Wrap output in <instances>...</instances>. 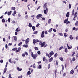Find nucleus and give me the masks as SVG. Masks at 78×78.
Returning <instances> with one entry per match:
<instances>
[{
  "label": "nucleus",
  "mask_w": 78,
  "mask_h": 78,
  "mask_svg": "<svg viewBox=\"0 0 78 78\" xmlns=\"http://www.w3.org/2000/svg\"><path fill=\"white\" fill-rule=\"evenodd\" d=\"M65 52H66V53H67V52H68V51H67V48H66L65 49Z\"/></svg>",
  "instance_id": "obj_34"
},
{
  "label": "nucleus",
  "mask_w": 78,
  "mask_h": 78,
  "mask_svg": "<svg viewBox=\"0 0 78 78\" xmlns=\"http://www.w3.org/2000/svg\"><path fill=\"white\" fill-rule=\"evenodd\" d=\"M42 17V15L41 14H38L37 15L36 17L37 19H39L40 18H41Z\"/></svg>",
  "instance_id": "obj_5"
},
{
  "label": "nucleus",
  "mask_w": 78,
  "mask_h": 78,
  "mask_svg": "<svg viewBox=\"0 0 78 78\" xmlns=\"http://www.w3.org/2000/svg\"><path fill=\"white\" fill-rule=\"evenodd\" d=\"M8 21L9 22H11V18H9L8 19Z\"/></svg>",
  "instance_id": "obj_51"
},
{
  "label": "nucleus",
  "mask_w": 78,
  "mask_h": 78,
  "mask_svg": "<svg viewBox=\"0 0 78 78\" xmlns=\"http://www.w3.org/2000/svg\"><path fill=\"white\" fill-rule=\"evenodd\" d=\"M46 55L47 56H48V58H50V57H51V55L50 54V53H49V54H48V53H46Z\"/></svg>",
  "instance_id": "obj_6"
},
{
  "label": "nucleus",
  "mask_w": 78,
  "mask_h": 78,
  "mask_svg": "<svg viewBox=\"0 0 78 78\" xmlns=\"http://www.w3.org/2000/svg\"><path fill=\"white\" fill-rule=\"evenodd\" d=\"M12 10H15L16 9V8L14 7H12Z\"/></svg>",
  "instance_id": "obj_35"
},
{
  "label": "nucleus",
  "mask_w": 78,
  "mask_h": 78,
  "mask_svg": "<svg viewBox=\"0 0 78 78\" xmlns=\"http://www.w3.org/2000/svg\"><path fill=\"white\" fill-rule=\"evenodd\" d=\"M7 68L6 67H5V69H4V72L3 73H6V72Z\"/></svg>",
  "instance_id": "obj_18"
},
{
  "label": "nucleus",
  "mask_w": 78,
  "mask_h": 78,
  "mask_svg": "<svg viewBox=\"0 0 78 78\" xmlns=\"http://www.w3.org/2000/svg\"><path fill=\"white\" fill-rule=\"evenodd\" d=\"M31 57H33V58L34 59H35L37 57L38 55L37 54H35L34 55L33 54V52H31Z\"/></svg>",
  "instance_id": "obj_1"
},
{
  "label": "nucleus",
  "mask_w": 78,
  "mask_h": 78,
  "mask_svg": "<svg viewBox=\"0 0 78 78\" xmlns=\"http://www.w3.org/2000/svg\"><path fill=\"white\" fill-rule=\"evenodd\" d=\"M46 58L45 57H43V61H45V60H46Z\"/></svg>",
  "instance_id": "obj_46"
},
{
  "label": "nucleus",
  "mask_w": 78,
  "mask_h": 78,
  "mask_svg": "<svg viewBox=\"0 0 78 78\" xmlns=\"http://www.w3.org/2000/svg\"><path fill=\"white\" fill-rule=\"evenodd\" d=\"M14 38V40L15 41H17V36H13L12 37V39Z\"/></svg>",
  "instance_id": "obj_7"
},
{
  "label": "nucleus",
  "mask_w": 78,
  "mask_h": 78,
  "mask_svg": "<svg viewBox=\"0 0 78 78\" xmlns=\"http://www.w3.org/2000/svg\"><path fill=\"white\" fill-rule=\"evenodd\" d=\"M52 30H53V29L52 28L50 29V30H48L49 33H51Z\"/></svg>",
  "instance_id": "obj_21"
},
{
  "label": "nucleus",
  "mask_w": 78,
  "mask_h": 78,
  "mask_svg": "<svg viewBox=\"0 0 78 78\" xmlns=\"http://www.w3.org/2000/svg\"><path fill=\"white\" fill-rule=\"evenodd\" d=\"M22 56H23V57H25V54H23L22 55Z\"/></svg>",
  "instance_id": "obj_57"
},
{
  "label": "nucleus",
  "mask_w": 78,
  "mask_h": 78,
  "mask_svg": "<svg viewBox=\"0 0 78 78\" xmlns=\"http://www.w3.org/2000/svg\"><path fill=\"white\" fill-rule=\"evenodd\" d=\"M72 36V35H70L69 36V38L70 39H71V40H72V39H73Z\"/></svg>",
  "instance_id": "obj_24"
},
{
  "label": "nucleus",
  "mask_w": 78,
  "mask_h": 78,
  "mask_svg": "<svg viewBox=\"0 0 78 78\" xmlns=\"http://www.w3.org/2000/svg\"><path fill=\"white\" fill-rule=\"evenodd\" d=\"M74 73V71L73 70V69L71 70L70 72V74L72 75V74H73Z\"/></svg>",
  "instance_id": "obj_14"
},
{
  "label": "nucleus",
  "mask_w": 78,
  "mask_h": 78,
  "mask_svg": "<svg viewBox=\"0 0 78 78\" xmlns=\"http://www.w3.org/2000/svg\"><path fill=\"white\" fill-rule=\"evenodd\" d=\"M3 40L4 42H5L6 41V39H5V38H3Z\"/></svg>",
  "instance_id": "obj_56"
},
{
  "label": "nucleus",
  "mask_w": 78,
  "mask_h": 78,
  "mask_svg": "<svg viewBox=\"0 0 78 78\" xmlns=\"http://www.w3.org/2000/svg\"><path fill=\"white\" fill-rule=\"evenodd\" d=\"M69 16H70V14L69 13V12H68L67 13L66 16L67 17H69Z\"/></svg>",
  "instance_id": "obj_15"
},
{
  "label": "nucleus",
  "mask_w": 78,
  "mask_h": 78,
  "mask_svg": "<svg viewBox=\"0 0 78 78\" xmlns=\"http://www.w3.org/2000/svg\"><path fill=\"white\" fill-rule=\"evenodd\" d=\"M53 57H51L49 59V62H51L53 60Z\"/></svg>",
  "instance_id": "obj_13"
},
{
  "label": "nucleus",
  "mask_w": 78,
  "mask_h": 78,
  "mask_svg": "<svg viewBox=\"0 0 78 78\" xmlns=\"http://www.w3.org/2000/svg\"><path fill=\"white\" fill-rule=\"evenodd\" d=\"M78 53H77L76 55V59H77V58H78Z\"/></svg>",
  "instance_id": "obj_59"
},
{
  "label": "nucleus",
  "mask_w": 78,
  "mask_h": 78,
  "mask_svg": "<svg viewBox=\"0 0 78 78\" xmlns=\"http://www.w3.org/2000/svg\"><path fill=\"white\" fill-rule=\"evenodd\" d=\"M39 45H41V44H42V42L41 41H39Z\"/></svg>",
  "instance_id": "obj_22"
},
{
  "label": "nucleus",
  "mask_w": 78,
  "mask_h": 78,
  "mask_svg": "<svg viewBox=\"0 0 78 78\" xmlns=\"http://www.w3.org/2000/svg\"><path fill=\"white\" fill-rule=\"evenodd\" d=\"M21 49V48L20 47L18 48V50L19 51H20V50Z\"/></svg>",
  "instance_id": "obj_53"
},
{
  "label": "nucleus",
  "mask_w": 78,
  "mask_h": 78,
  "mask_svg": "<svg viewBox=\"0 0 78 78\" xmlns=\"http://www.w3.org/2000/svg\"><path fill=\"white\" fill-rule=\"evenodd\" d=\"M3 15L1 16L0 17V19H3Z\"/></svg>",
  "instance_id": "obj_63"
},
{
  "label": "nucleus",
  "mask_w": 78,
  "mask_h": 78,
  "mask_svg": "<svg viewBox=\"0 0 78 78\" xmlns=\"http://www.w3.org/2000/svg\"><path fill=\"white\" fill-rule=\"evenodd\" d=\"M51 22V19H49L48 21V23H50Z\"/></svg>",
  "instance_id": "obj_26"
},
{
  "label": "nucleus",
  "mask_w": 78,
  "mask_h": 78,
  "mask_svg": "<svg viewBox=\"0 0 78 78\" xmlns=\"http://www.w3.org/2000/svg\"><path fill=\"white\" fill-rule=\"evenodd\" d=\"M58 35H59V36H63V34H62V33H60L58 34Z\"/></svg>",
  "instance_id": "obj_30"
},
{
  "label": "nucleus",
  "mask_w": 78,
  "mask_h": 78,
  "mask_svg": "<svg viewBox=\"0 0 78 78\" xmlns=\"http://www.w3.org/2000/svg\"><path fill=\"white\" fill-rule=\"evenodd\" d=\"M62 48H63V46H61L59 48V50H62Z\"/></svg>",
  "instance_id": "obj_36"
},
{
  "label": "nucleus",
  "mask_w": 78,
  "mask_h": 78,
  "mask_svg": "<svg viewBox=\"0 0 78 78\" xmlns=\"http://www.w3.org/2000/svg\"><path fill=\"white\" fill-rule=\"evenodd\" d=\"M49 53L51 55V56H52L53 55H54V52H53V51H51L50 52H49Z\"/></svg>",
  "instance_id": "obj_17"
},
{
  "label": "nucleus",
  "mask_w": 78,
  "mask_h": 78,
  "mask_svg": "<svg viewBox=\"0 0 78 78\" xmlns=\"http://www.w3.org/2000/svg\"><path fill=\"white\" fill-rule=\"evenodd\" d=\"M2 23H5V20L4 19H2Z\"/></svg>",
  "instance_id": "obj_32"
},
{
  "label": "nucleus",
  "mask_w": 78,
  "mask_h": 78,
  "mask_svg": "<svg viewBox=\"0 0 78 78\" xmlns=\"http://www.w3.org/2000/svg\"><path fill=\"white\" fill-rule=\"evenodd\" d=\"M12 45V43H9V44H8V45Z\"/></svg>",
  "instance_id": "obj_64"
},
{
  "label": "nucleus",
  "mask_w": 78,
  "mask_h": 78,
  "mask_svg": "<svg viewBox=\"0 0 78 78\" xmlns=\"http://www.w3.org/2000/svg\"><path fill=\"white\" fill-rule=\"evenodd\" d=\"M35 27L34 26H33L32 27V28L33 30L34 31V30H35Z\"/></svg>",
  "instance_id": "obj_28"
},
{
  "label": "nucleus",
  "mask_w": 78,
  "mask_h": 78,
  "mask_svg": "<svg viewBox=\"0 0 78 78\" xmlns=\"http://www.w3.org/2000/svg\"><path fill=\"white\" fill-rule=\"evenodd\" d=\"M45 33L46 34H48V33L47 32V31L46 30L45 31Z\"/></svg>",
  "instance_id": "obj_62"
},
{
  "label": "nucleus",
  "mask_w": 78,
  "mask_h": 78,
  "mask_svg": "<svg viewBox=\"0 0 78 78\" xmlns=\"http://www.w3.org/2000/svg\"><path fill=\"white\" fill-rule=\"evenodd\" d=\"M75 25L76 27H78V21H76V22Z\"/></svg>",
  "instance_id": "obj_23"
},
{
  "label": "nucleus",
  "mask_w": 78,
  "mask_h": 78,
  "mask_svg": "<svg viewBox=\"0 0 78 78\" xmlns=\"http://www.w3.org/2000/svg\"><path fill=\"white\" fill-rule=\"evenodd\" d=\"M31 71H28L27 72V76H28V75H30V74H31Z\"/></svg>",
  "instance_id": "obj_10"
},
{
  "label": "nucleus",
  "mask_w": 78,
  "mask_h": 78,
  "mask_svg": "<svg viewBox=\"0 0 78 78\" xmlns=\"http://www.w3.org/2000/svg\"><path fill=\"white\" fill-rule=\"evenodd\" d=\"M17 49V48H16L12 49V50L13 51H16V50Z\"/></svg>",
  "instance_id": "obj_31"
},
{
  "label": "nucleus",
  "mask_w": 78,
  "mask_h": 78,
  "mask_svg": "<svg viewBox=\"0 0 78 78\" xmlns=\"http://www.w3.org/2000/svg\"><path fill=\"white\" fill-rule=\"evenodd\" d=\"M73 30H75V31H78V28H75V27H74L73 28Z\"/></svg>",
  "instance_id": "obj_19"
},
{
  "label": "nucleus",
  "mask_w": 78,
  "mask_h": 78,
  "mask_svg": "<svg viewBox=\"0 0 78 78\" xmlns=\"http://www.w3.org/2000/svg\"><path fill=\"white\" fill-rule=\"evenodd\" d=\"M22 44V42H20L18 44V46H20Z\"/></svg>",
  "instance_id": "obj_33"
},
{
  "label": "nucleus",
  "mask_w": 78,
  "mask_h": 78,
  "mask_svg": "<svg viewBox=\"0 0 78 78\" xmlns=\"http://www.w3.org/2000/svg\"><path fill=\"white\" fill-rule=\"evenodd\" d=\"M29 42V38H27L25 41V43L27 44Z\"/></svg>",
  "instance_id": "obj_9"
},
{
  "label": "nucleus",
  "mask_w": 78,
  "mask_h": 78,
  "mask_svg": "<svg viewBox=\"0 0 78 78\" xmlns=\"http://www.w3.org/2000/svg\"><path fill=\"white\" fill-rule=\"evenodd\" d=\"M37 34V31H35L34 32V34Z\"/></svg>",
  "instance_id": "obj_39"
},
{
  "label": "nucleus",
  "mask_w": 78,
  "mask_h": 78,
  "mask_svg": "<svg viewBox=\"0 0 78 78\" xmlns=\"http://www.w3.org/2000/svg\"><path fill=\"white\" fill-rule=\"evenodd\" d=\"M53 31H54V32H56V30L55 29H53Z\"/></svg>",
  "instance_id": "obj_60"
},
{
  "label": "nucleus",
  "mask_w": 78,
  "mask_h": 78,
  "mask_svg": "<svg viewBox=\"0 0 78 78\" xmlns=\"http://www.w3.org/2000/svg\"><path fill=\"white\" fill-rule=\"evenodd\" d=\"M41 67H42V66H41V65H39L38 66V68H39V69H41Z\"/></svg>",
  "instance_id": "obj_52"
},
{
  "label": "nucleus",
  "mask_w": 78,
  "mask_h": 78,
  "mask_svg": "<svg viewBox=\"0 0 78 78\" xmlns=\"http://www.w3.org/2000/svg\"><path fill=\"white\" fill-rule=\"evenodd\" d=\"M34 49L36 50H37L38 49V48L37 47H35Z\"/></svg>",
  "instance_id": "obj_50"
},
{
  "label": "nucleus",
  "mask_w": 78,
  "mask_h": 78,
  "mask_svg": "<svg viewBox=\"0 0 78 78\" xmlns=\"http://www.w3.org/2000/svg\"><path fill=\"white\" fill-rule=\"evenodd\" d=\"M28 26L29 27H30V28H31V27H32V25L31 24V23H30Z\"/></svg>",
  "instance_id": "obj_25"
},
{
  "label": "nucleus",
  "mask_w": 78,
  "mask_h": 78,
  "mask_svg": "<svg viewBox=\"0 0 78 78\" xmlns=\"http://www.w3.org/2000/svg\"><path fill=\"white\" fill-rule=\"evenodd\" d=\"M37 53L38 55H41V51H38Z\"/></svg>",
  "instance_id": "obj_42"
},
{
  "label": "nucleus",
  "mask_w": 78,
  "mask_h": 78,
  "mask_svg": "<svg viewBox=\"0 0 78 78\" xmlns=\"http://www.w3.org/2000/svg\"><path fill=\"white\" fill-rule=\"evenodd\" d=\"M39 25H40V24L39 23H38L36 25V27H38Z\"/></svg>",
  "instance_id": "obj_44"
},
{
  "label": "nucleus",
  "mask_w": 78,
  "mask_h": 78,
  "mask_svg": "<svg viewBox=\"0 0 78 78\" xmlns=\"http://www.w3.org/2000/svg\"><path fill=\"white\" fill-rule=\"evenodd\" d=\"M44 12L45 14H47L48 13V8L47 7L46 8V9L44 10Z\"/></svg>",
  "instance_id": "obj_4"
},
{
  "label": "nucleus",
  "mask_w": 78,
  "mask_h": 78,
  "mask_svg": "<svg viewBox=\"0 0 78 78\" xmlns=\"http://www.w3.org/2000/svg\"><path fill=\"white\" fill-rule=\"evenodd\" d=\"M44 33H45V31H43L41 35V38H44V37H45V35H44Z\"/></svg>",
  "instance_id": "obj_3"
},
{
  "label": "nucleus",
  "mask_w": 78,
  "mask_h": 78,
  "mask_svg": "<svg viewBox=\"0 0 78 78\" xmlns=\"http://www.w3.org/2000/svg\"><path fill=\"white\" fill-rule=\"evenodd\" d=\"M69 9H70L71 8V4H69Z\"/></svg>",
  "instance_id": "obj_38"
},
{
  "label": "nucleus",
  "mask_w": 78,
  "mask_h": 78,
  "mask_svg": "<svg viewBox=\"0 0 78 78\" xmlns=\"http://www.w3.org/2000/svg\"><path fill=\"white\" fill-rule=\"evenodd\" d=\"M75 11V9H73V12H72V15H73H73H74V11Z\"/></svg>",
  "instance_id": "obj_41"
},
{
  "label": "nucleus",
  "mask_w": 78,
  "mask_h": 78,
  "mask_svg": "<svg viewBox=\"0 0 78 78\" xmlns=\"http://www.w3.org/2000/svg\"><path fill=\"white\" fill-rule=\"evenodd\" d=\"M20 31V29L19 27H18L16 30V31L17 32H19V31Z\"/></svg>",
  "instance_id": "obj_12"
},
{
  "label": "nucleus",
  "mask_w": 78,
  "mask_h": 78,
  "mask_svg": "<svg viewBox=\"0 0 78 78\" xmlns=\"http://www.w3.org/2000/svg\"><path fill=\"white\" fill-rule=\"evenodd\" d=\"M23 77V76L22 75H21V76H19L18 77V78H22Z\"/></svg>",
  "instance_id": "obj_54"
},
{
  "label": "nucleus",
  "mask_w": 78,
  "mask_h": 78,
  "mask_svg": "<svg viewBox=\"0 0 78 78\" xmlns=\"http://www.w3.org/2000/svg\"><path fill=\"white\" fill-rule=\"evenodd\" d=\"M58 56V54L57 53H56L55 55H54V57L55 58H56Z\"/></svg>",
  "instance_id": "obj_29"
},
{
  "label": "nucleus",
  "mask_w": 78,
  "mask_h": 78,
  "mask_svg": "<svg viewBox=\"0 0 78 78\" xmlns=\"http://www.w3.org/2000/svg\"><path fill=\"white\" fill-rule=\"evenodd\" d=\"M11 75L9 74V78H11Z\"/></svg>",
  "instance_id": "obj_61"
},
{
  "label": "nucleus",
  "mask_w": 78,
  "mask_h": 78,
  "mask_svg": "<svg viewBox=\"0 0 78 78\" xmlns=\"http://www.w3.org/2000/svg\"><path fill=\"white\" fill-rule=\"evenodd\" d=\"M59 59L60 61H61L63 62L64 61V58H63L61 56L60 57H59Z\"/></svg>",
  "instance_id": "obj_11"
},
{
  "label": "nucleus",
  "mask_w": 78,
  "mask_h": 78,
  "mask_svg": "<svg viewBox=\"0 0 78 78\" xmlns=\"http://www.w3.org/2000/svg\"><path fill=\"white\" fill-rule=\"evenodd\" d=\"M13 13L14 14H16V11L14 10Z\"/></svg>",
  "instance_id": "obj_55"
},
{
  "label": "nucleus",
  "mask_w": 78,
  "mask_h": 78,
  "mask_svg": "<svg viewBox=\"0 0 78 78\" xmlns=\"http://www.w3.org/2000/svg\"><path fill=\"white\" fill-rule=\"evenodd\" d=\"M47 6V3H45L44 4V5L43 6L44 8H45Z\"/></svg>",
  "instance_id": "obj_27"
},
{
  "label": "nucleus",
  "mask_w": 78,
  "mask_h": 78,
  "mask_svg": "<svg viewBox=\"0 0 78 78\" xmlns=\"http://www.w3.org/2000/svg\"><path fill=\"white\" fill-rule=\"evenodd\" d=\"M76 59H75V57H73L72 58V61H75Z\"/></svg>",
  "instance_id": "obj_40"
},
{
  "label": "nucleus",
  "mask_w": 78,
  "mask_h": 78,
  "mask_svg": "<svg viewBox=\"0 0 78 78\" xmlns=\"http://www.w3.org/2000/svg\"><path fill=\"white\" fill-rule=\"evenodd\" d=\"M76 17H77V16H74L73 18V20H76V19H75V18H76Z\"/></svg>",
  "instance_id": "obj_37"
},
{
  "label": "nucleus",
  "mask_w": 78,
  "mask_h": 78,
  "mask_svg": "<svg viewBox=\"0 0 78 78\" xmlns=\"http://www.w3.org/2000/svg\"><path fill=\"white\" fill-rule=\"evenodd\" d=\"M67 36V34H66V33H64V36H65V37H66Z\"/></svg>",
  "instance_id": "obj_48"
},
{
  "label": "nucleus",
  "mask_w": 78,
  "mask_h": 78,
  "mask_svg": "<svg viewBox=\"0 0 78 78\" xmlns=\"http://www.w3.org/2000/svg\"><path fill=\"white\" fill-rule=\"evenodd\" d=\"M45 44V43L44 42H43V43H41V47H44V45Z\"/></svg>",
  "instance_id": "obj_8"
},
{
  "label": "nucleus",
  "mask_w": 78,
  "mask_h": 78,
  "mask_svg": "<svg viewBox=\"0 0 78 78\" xmlns=\"http://www.w3.org/2000/svg\"><path fill=\"white\" fill-rule=\"evenodd\" d=\"M39 40L38 39H34L33 40V42L34 45H35V44H36L37 42H39Z\"/></svg>",
  "instance_id": "obj_2"
},
{
  "label": "nucleus",
  "mask_w": 78,
  "mask_h": 78,
  "mask_svg": "<svg viewBox=\"0 0 78 78\" xmlns=\"http://www.w3.org/2000/svg\"><path fill=\"white\" fill-rule=\"evenodd\" d=\"M25 54L26 56H28V53L26 51L25 52Z\"/></svg>",
  "instance_id": "obj_49"
},
{
  "label": "nucleus",
  "mask_w": 78,
  "mask_h": 78,
  "mask_svg": "<svg viewBox=\"0 0 78 78\" xmlns=\"http://www.w3.org/2000/svg\"><path fill=\"white\" fill-rule=\"evenodd\" d=\"M5 48L6 49H7L8 48V45L7 44H5Z\"/></svg>",
  "instance_id": "obj_58"
},
{
  "label": "nucleus",
  "mask_w": 78,
  "mask_h": 78,
  "mask_svg": "<svg viewBox=\"0 0 78 78\" xmlns=\"http://www.w3.org/2000/svg\"><path fill=\"white\" fill-rule=\"evenodd\" d=\"M17 70H18V71H21L22 70V68H21V69L19 68V66H18V67H17Z\"/></svg>",
  "instance_id": "obj_16"
},
{
  "label": "nucleus",
  "mask_w": 78,
  "mask_h": 78,
  "mask_svg": "<svg viewBox=\"0 0 78 78\" xmlns=\"http://www.w3.org/2000/svg\"><path fill=\"white\" fill-rule=\"evenodd\" d=\"M48 69H50L51 67H50V64H49L48 65Z\"/></svg>",
  "instance_id": "obj_47"
},
{
  "label": "nucleus",
  "mask_w": 78,
  "mask_h": 78,
  "mask_svg": "<svg viewBox=\"0 0 78 78\" xmlns=\"http://www.w3.org/2000/svg\"><path fill=\"white\" fill-rule=\"evenodd\" d=\"M12 12V11H10V12L9 11L8 12L7 14L9 16L11 14V13Z\"/></svg>",
  "instance_id": "obj_20"
},
{
  "label": "nucleus",
  "mask_w": 78,
  "mask_h": 78,
  "mask_svg": "<svg viewBox=\"0 0 78 78\" xmlns=\"http://www.w3.org/2000/svg\"><path fill=\"white\" fill-rule=\"evenodd\" d=\"M73 54L72 55V56H74V55L75 54V52H72Z\"/></svg>",
  "instance_id": "obj_45"
},
{
  "label": "nucleus",
  "mask_w": 78,
  "mask_h": 78,
  "mask_svg": "<svg viewBox=\"0 0 78 78\" xmlns=\"http://www.w3.org/2000/svg\"><path fill=\"white\" fill-rule=\"evenodd\" d=\"M62 72L64 70V66L63 65H62Z\"/></svg>",
  "instance_id": "obj_43"
}]
</instances>
